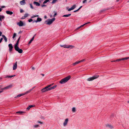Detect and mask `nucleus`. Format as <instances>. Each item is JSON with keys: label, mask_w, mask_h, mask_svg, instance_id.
Masks as SVG:
<instances>
[{"label": "nucleus", "mask_w": 129, "mask_h": 129, "mask_svg": "<svg viewBox=\"0 0 129 129\" xmlns=\"http://www.w3.org/2000/svg\"><path fill=\"white\" fill-rule=\"evenodd\" d=\"M41 75H42L43 76H44V74H41Z\"/></svg>", "instance_id": "55"}, {"label": "nucleus", "mask_w": 129, "mask_h": 129, "mask_svg": "<svg viewBox=\"0 0 129 129\" xmlns=\"http://www.w3.org/2000/svg\"><path fill=\"white\" fill-rule=\"evenodd\" d=\"M23 113V112L21 111H18V112H16V113Z\"/></svg>", "instance_id": "39"}, {"label": "nucleus", "mask_w": 129, "mask_h": 129, "mask_svg": "<svg viewBox=\"0 0 129 129\" xmlns=\"http://www.w3.org/2000/svg\"><path fill=\"white\" fill-rule=\"evenodd\" d=\"M121 60H122V58L118 59L115 60L114 61H119Z\"/></svg>", "instance_id": "31"}, {"label": "nucleus", "mask_w": 129, "mask_h": 129, "mask_svg": "<svg viewBox=\"0 0 129 129\" xmlns=\"http://www.w3.org/2000/svg\"><path fill=\"white\" fill-rule=\"evenodd\" d=\"M2 8H0V12H1L2 11Z\"/></svg>", "instance_id": "61"}, {"label": "nucleus", "mask_w": 129, "mask_h": 129, "mask_svg": "<svg viewBox=\"0 0 129 129\" xmlns=\"http://www.w3.org/2000/svg\"><path fill=\"white\" fill-rule=\"evenodd\" d=\"M34 4H35L36 6H40V4L39 3L37 2H34Z\"/></svg>", "instance_id": "22"}, {"label": "nucleus", "mask_w": 129, "mask_h": 129, "mask_svg": "<svg viewBox=\"0 0 129 129\" xmlns=\"http://www.w3.org/2000/svg\"><path fill=\"white\" fill-rule=\"evenodd\" d=\"M69 121L68 118H66L63 123V125L64 126H66L67 125Z\"/></svg>", "instance_id": "7"}, {"label": "nucleus", "mask_w": 129, "mask_h": 129, "mask_svg": "<svg viewBox=\"0 0 129 129\" xmlns=\"http://www.w3.org/2000/svg\"><path fill=\"white\" fill-rule=\"evenodd\" d=\"M3 90H0V93H1L2 92H3Z\"/></svg>", "instance_id": "58"}, {"label": "nucleus", "mask_w": 129, "mask_h": 129, "mask_svg": "<svg viewBox=\"0 0 129 129\" xmlns=\"http://www.w3.org/2000/svg\"><path fill=\"white\" fill-rule=\"evenodd\" d=\"M82 7V6H81L78 9V10H79Z\"/></svg>", "instance_id": "53"}, {"label": "nucleus", "mask_w": 129, "mask_h": 129, "mask_svg": "<svg viewBox=\"0 0 129 129\" xmlns=\"http://www.w3.org/2000/svg\"><path fill=\"white\" fill-rule=\"evenodd\" d=\"M2 37L4 38V40H5V42H7V39L6 37L4 35H2Z\"/></svg>", "instance_id": "16"}, {"label": "nucleus", "mask_w": 129, "mask_h": 129, "mask_svg": "<svg viewBox=\"0 0 129 129\" xmlns=\"http://www.w3.org/2000/svg\"><path fill=\"white\" fill-rule=\"evenodd\" d=\"M16 33H14L13 34V38L14 39L16 36Z\"/></svg>", "instance_id": "35"}, {"label": "nucleus", "mask_w": 129, "mask_h": 129, "mask_svg": "<svg viewBox=\"0 0 129 129\" xmlns=\"http://www.w3.org/2000/svg\"><path fill=\"white\" fill-rule=\"evenodd\" d=\"M25 95L24 93H23L20 94H19L18 95H17L16 97H15V98L17 97H20L21 96H23Z\"/></svg>", "instance_id": "17"}, {"label": "nucleus", "mask_w": 129, "mask_h": 129, "mask_svg": "<svg viewBox=\"0 0 129 129\" xmlns=\"http://www.w3.org/2000/svg\"><path fill=\"white\" fill-rule=\"evenodd\" d=\"M32 90V89H30L28 90L26 92L24 93V95L27 94L28 93H29L31 92V91Z\"/></svg>", "instance_id": "18"}, {"label": "nucleus", "mask_w": 129, "mask_h": 129, "mask_svg": "<svg viewBox=\"0 0 129 129\" xmlns=\"http://www.w3.org/2000/svg\"><path fill=\"white\" fill-rule=\"evenodd\" d=\"M55 18H53L51 19H49L46 21L45 22H47L46 23V24L50 25L55 20Z\"/></svg>", "instance_id": "3"}, {"label": "nucleus", "mask_w": 129, "mask_h": 129, "mask_svg": "<svg viewBox=\"0 0 129 129\" xmlns=\"http://www.w3.org/2000/svg\"><path fill=\"white\" fill-rule=\"evenodd\" d=\"M20 3L21 5H25L26 3L25 0H23L22 1H20Z\"/></svg>", "instance_id": "13"}, {"label": "nucleus", "mask_w": 129, "mask_h": 129, "mask_svg": "<svg viewBox=\"0 0 129 129\" xmlns=\"http://www.w3.org/2000/svg\"><path fill=\"white\" fill-rule=\"evenodd\" d=\"M71 15V14H69L67 15H65L63 16V17H68L70 16Z\"/></svg>", "instance_id": "24"}, {"label": "nucleus", "mask_w": 129, "mask_h": 129, "mask_svg": "<svg viewBox=\"0 0 129 129\" xmlns=\"http://www.w3.org/2000/svg\"><path fill=\"white\" fill-rule=\"evenodd\" d=\"M79 10H78V9H77V10H75V11H74V12H76L77 11H78Z\"/></svg>", "instance_id": "51"}, {"label": "nucleus", "mask_w": 129, "mask_h": 129, "mask_svg": "<svg viewBox=\"0 0 129 129\" xmlns=\"http://www.w3.org/2000/svg\"><path fill=\"white\" fill-rule=\"evenodd\" d=\"M17 24L20 26H22L24 25L23 22L21 21H20L19 22H18Z\"/></svg>", "instance_id": "9"}, {"label": "nucleus", "mask_w": 129, "mask_h": 129, "mask_svg": "<svg viewBox=\"0 0 129 129\" xmlns=\"http://www.w3.org/2000/svg\"><path fill=\"white\" fill-rule=\"evenodd\" d=\"M45 6H46L45 5H42V7H43Z\"/></svg>", "instance_id": "54"}, {"label": "nucleus", "mask_w": 129, "mask_h": 129, "mask_svg": "<svg viewBox=\"0 0 129 129\" xmlns=\"http://www.w3.org/2000/svg\"><path fill=\"white\" fill-rule=\"evenodd\" d=\"M33 21V20L32 19H30L28 20V21L29 22H30L32 21Z\"/></svg>", "instance_id": "43"}, {"label": "nucleus", "mask_w": 129, "mask_h": 129, "mask_svg": "<svg viewBox=\"0 0 129 129\" xmlns=\"http://www.w3.org/2000/svg\"><path fill=\"white\" fill-rule=\"evenodd\" d=\"M44 18H45V19H46L47 18V16H46V15H45L44 16Z\"/></svg>", "instance_id": "50"}, {"label": "nucleus", "mask_w": 129, "mask_h": 129, "mask_svg": "<svg viewBox=\"0 0 129 129\" xmlns=\"http://www.w3.org/2000/svg\"><path fill=\"white\" fill-rule=\"evenodd\" d=\"M6 12L7 14L10 15H12L13 14V12L12 11H6Z\"/></svg>", "instance_id": "15"}, {"label": "nucleus", "mask_w": 129, "mask_h": 129, "mask_svg": "<svg viewBox=\"0 0 129 129\" xmlns=\"http://www.w3.org/2000/svg\"><path fill=\"white\" fill-rule=\"evenodd\" d=\"M2 32L0 31V36H1L2 35Z\"/></svg>", "instance_id": "56"}, {"label": "nucleus", "mask_w": 129, "mask_h": 129, "mask_svg": "<svg viewBox=\"0 0 129 129\" xmlns=\"http://www.w3.org/2000/svg\"><path fill=\"white\" fill-rule=\"evenodd\" d=\"M129 59V57H125L122 58V60H126Z\"/></svg>", "instance_id": "26"}, {"label": "nucleus", "mask_w": 129, "mask_h": 129, "mask_svg": "<svg viewBox=\"0 0 129 129\" xmlns=\"http://www.w3.org/2000/svg\"><path fill=\"white\" fill-rule=\"evenodd\" d=\"M30 8L32 9H33V6L32 4H30Z\"/></svg>", "instance_id": "45"}, {"label": "nucleus", "mask_w": 129, "mask_h": 129, "mask_svg": "<svg viewBox=\"0 0 129 129\" xmlns=\"http://www.w3.org/2000/svg\"><path fill=\"white\" fill-rule=\"evenodd\" d=\"M76 5H73L72 7L71 8H73V9H74L75 7H76Z\"/></svg>", "instance_id": "40"}, {"label": "nucleus", "mask_w": 129, "mask_h": 129, "mask_svg": "<svg viewBox=\"0 0 129 129\" xmlns=\"http://www.w3.org/2000/svg\"><path fill=\"white\" fill-rule=\"evenodd\" d=\"M1 7L2 8H4L5 7L4 6H3Z\"/></svg>", "instance_id": "57"}, {"label": "nucleus", "mask_w": 129, "mask_h": 129, "mask_svg": "<svg viewBox=\"0 0 129 129\" xmlns=\"http://www.w3.org/2000/svg\"><path fill=\"white\" fill-rule=\"evenodd\" d=\"M52 15H50V17H51V18L52 17Z\"/></svg>", "instance_id": "62"}, {"label": "nucleus", "mask_w": 129, "mask_h": 129, "mask_svg": "<svg viewBox=\"0 0 129 129\" xmlns=\"http://www.w3.org/2000/svg\"><path fill=\"white\" fill-rule=\"evenodd\" d=\"M3 40V38H1V39H0V43Z\"/></svg>", "instance_id": "49"}, {"label": "nucleus", "mask_w": 129, "mask_h": 129, "mask_svg": "<svg viewBox=\"0 0 129 129\" xmlns=\"http://www.w3.org/2000/svg\"><path fill=\"white\" fill-rule=\"evenodd\" d=\"M38 122L39 123H40V124H43V123L41 122V121H38Z\"/></svg>", "instance_id": "48"}, {"label": "nucleus", "mask_w": 129, "mask_h": 129, "mask_svg": "<svg viewBox=\"0 0 129 129\" xmlns=\"http://www.w3.org/2000/svg\"><path fill=\"white\" fill-rule=\"evenodd\" d=\"M35 86H34V87H33L32 88V89H32V90H33V89L35 88Z\"/></svg>", "instance_id": "63"}, {"label": "nucleus", "mask_w": 129, "mask_h": 129, "mask_svg": "<svg viewBox=\"0 0 129 129\" xmlns=\"http://www.w3.org/2000/svg\"><path fill=\"white\" fill-rule=\"evenodd\" d=\"M87 0H84L83 1V4H84L85 3L86 1H87Z\"/></svg>", "instance_id": "44"}, {"label": "nucleus", "mask_w": 129, "mask_h": 129, "mask_svg": "<svg viewBox=\"0 0 129 129\" xmlns=\"http://www.w3.org/2000/svg\"><path fill=\"white\" fill-rule=\"evenodd\" d=\"M49 0H45L43 2V4H45L48 2L49 1Z\"/></svg>", "instance_id": "33"}, {"label": "nucleus", "mask_w": 129, "mask_h": 129, "mask_svg": "<svg viewBox=\"0 0 129 129\" xmlns=\"http://www.w3.org/2000/svg\"><path fill=\"white\" fill-rule=\"evenodd\" d=\"M42 20L41 18L38 17L37 18L36 20L34 21L33 23L34 22L37 23L38 22L41 21H42Z\"/></svg>", "instance_id": "11"}, {"label": "nucleus", "mask_w": 129, "mask_h": 129, "mask_svg": "<svg viewBox=\"0 0 129 129\" xmlns=\"http://www.w3.org/2000/svg\"><path fill=\"white\" fill-rule=\"evenodd\" d=\"M71 78V76H69L61 79L59 81V83L61 84L65 83L68 81Z\"/></svg>", "instance_id": "2"}, {"label": "nucleus", "mask_w": 129, "mask_h": 129, "mask_svg": "<svg viewBox=\"0 0 129 129\" xmlns=\"http://www.w3.org/2000/svg\"><path fill=\"white\" fill-rule=\"evenodd\" d=\"M106 127H108L112 129L113 128V126L109 124H107L106 125Z\"/></svg>", "instance_id": "14"}, {"label": "nucleus", "mask_w": 129, "mask_h": 129, "mask_svg": "<svg viewBox=\"0 0 129 129\" xmlns=\"http://www.w3.org/2000/svg\"><path fill=\"white\" fill-rule=\"evenodd\" d=\"M14 48L15 50L18 51L19 53H21L23 52L22 50L20 49L18 47H14Z\"/></svg>", "instance_id": "6"}, {"label": "nucleus", "mask_w": 129, "mask_h": 129, "mask_svg": "<svg viewBox=\"0 0 129 129\" xmlns=\"http://www.w3.org/2000/svg\"><path fill=\"white\" fill-rule=\"evenodd\" d=\"M57 1V0H53V1L51 3L52 4H54Z\"/></svg>", "instance_id": "30"}, {"label": "nucleus", "mask_w": 129, "mask_h": 129, "mask_svg": "<svg viewBox=\"0 0 129 129\" xmlns=\"http://www.w3.org/2000/svg\"><path fill=\"white\" fill-rule=\"evenodd\" d=\"M56 85H55L53 87H51L50 88H48L47 86L43 88L41 90L42 92H44L49 91H50L52 89H54L57 87Z\"/></svg>", "instance_id": "1"}, {"label": "nucleus", "mask_w": 129, "mask_h": 129, "mask_svg": "<svg viewBox=\"0 0 129 129\" xmlns=\"http://www.w3.org/2000/svg\"><path fill=\"white\" fill-rule=\"evenodd\" d=\"M53 13H54V14L53 15V17H55V16L57 15V12H56L55 11H54Z\"/></svg>", "instance_id": "29"}, {"label": "nucleus", "mask_w": 129, "mask_h": 129, "mask_svg": "<svg viewBox=\"0 0 129 129\" xmlns=\"http://www.w3.org/2000/svg\"><path fill=\"white\" fill-rule=\"evenodd\" d=\"M114 61H111V62H116V61H114Z\"/></svg>", "instance_id": "64"}, {"label": "nucleus", "mask_w": 129, "mask_h": 129, "mask_svg": "<svg viewBox=\"0 0 129 129\" xmlns=\"http://www.w3.org/2000/svg\"><path fill=\"white\" fill-rule=\"evenodd\" d=\"M76 108L75 107H73L72 109V111L73 112H75L76 111Z\"/></svg>", "instance_id": "28"}, {"label": "nucleus", "mask_w": 129, "mask_h": 129, "mask_svg": "<svg viewBox=\"0 0 129 129\" xmlns=\"http://www.w3.org/2000/svg\"><path fill=\"white\" fill-rule=\"evenodd\" d=\"M39 126V125H34V127L35 128H36Z\"/></svg>", "instance_id": "42"}, {"label": "nucleus", "mask_w": 129, "mask_h": 129, "mask_svg": "<svg viewBox=\"0 0 129 129\" xmlns=\"http://www.w3.org/2000/svg\"><path fill=\"white\" fill-rule=\"evenodd\" d=\"M73 8H72L71 7V8H70L68 10V11H70L71 10H73Z\"/></svg>", "instance_id": "41"}, {"label": "nucleus", "mask_w": 129, "mask_h": 129, "mask_svg": "<svg viewBox=\"0 0 129 129\" xmlns=\"http://www.w3.org/2000/svg\"><path fill=\"white\" fill-rule=\"evenodd\" d=\"M28 16V14H25L24 15V16L25 17V18H26Z\"/></svg>", "instance_id": "38"}, {"label": "nucleus", "mask_w": 129, "mask_h": 129, "mask_svg": "<svg viewBox=\"0 0 129 129\" xmlns=\"http://www.w3.org/2000/svg\"><path fill=\"white\" fill-rule=\"evenodd\" d=\"M12 84H10L8 86L4 87V88L1 89L2 90H3L5 89H9L11 88L12 87Z\"/></svg>", "instance_id": "8"}, {"label": "nucleus", "mask_w": 129, "mask_h": 129, "mask_svg": "<svg viewBox=\"0 0 129 129\" xmlns=\"http://www.w3.org/2000/svg\"><path fill=\"white\" fill-rule=\"evenodd\" d=\"M60 46L61 47H63L64 48H73L74 47V46L72 45H60Z\"/></svg>", "instance_id": "5"}, {"label": "nucleus", "mask_w": 129, "mask_h": 129, "mask_svg": "<svg viewBox=\"0 0 129 129\" xmlns=\"http://www.w3.org/2000/svg\"><path fill=\"white\" fill-rule=\"evenodd\" d=\"M79 63V61H77L76 62H75L73 63L72 64V65H73V66H74Z\"/></svg>", "instance_id": "20"}, {"label": "nucleus", "mask_w": 129, "mask_h": 129, "mask_svg": "<svg viewBox=\"0 0 129 129\" xmlns=\"http://www.w3.org/2000/svg\"><path fill=\"white\" fill-rule=\"evenodd\" d=\"M85 59H83L80 61H79V63H80L81 62H83L85 60Z\"/></svg>", "instance_id": "36"}, {"label": "nucleus", "mask_w": 129, "mask_h": 129, "mask_svg": "<svg viewBox=\"0 0 129 129\" xmlns=\"http://www.w3.org/2000/svg\"><path fill=\"white\" fill-rule=\"evenodd\" d=\"M23 12V10L21 9H20V13H22Z\"/></svg>", "instance_id": "47"}, {"label": "nucleus", "mask_w": 129, "mask_h": 129, "mask_svg": "<svg viewBox=\"0 0 129 129\" xmlns=\"http://www.w3.org/2000/svg\"><path fill=\"white\" fill-rule=\"evenodd\" d=\"M80 28V27H78L76 29L78 30V29H79Z\"/></svg>", "instance_id": "60"}, {"label": "nucleus", "mask_w": 129, "mask_h": 129, "mask_svg": "<svg viewBox=\"0 0 129 129\" xmlns=\"http://www.w3.org/2000/svg\"><path fill=\"white\" fill-rule=\"evenodd\" d=\"M8 46L9 48V50L10 52L11 51L13 48V47L12 44H9Z\"/></svg>", "instance_id": "10"}, {"label": "nucleus", "mask_w": 129, "mask_h": 129, "mask_svg": "<svg viewBox=\"0 0 129 129\" xmlns=\"http://www.w3.org/2000/svg\"><path fill=\"white\" fill-rule=\"evenodd\" d=\"M15 76V75H14L12 76H9L7 77H8V78H11L12 77L14 76Z\"/></svg>", "instance_id": "37"}, {"label": "nucleus", "mask_w": 129, "mask_h": 129, "mask_svg": "<svg viewBox=\"0 0 129 129\" xmlns=\"http://www.w3.org/2000/svg\"><path fill=\"white\" fill-rule=\"evenodd\" d=\"M99 76L98 75H95L93 76L92 77H90L87 78L86 80L88 81H92L93 80L99 77Z\"/></svg>", "instance_id": "4"}, {"label": "nucleus", "mask_w": 129, "mask_h": 129, "mask_svg": "<svg viewBox=\"0 0 129 129\" xmlns=\"http://www.w3.org/2000/svg\"><path fill=\"white\" fill-rule=\"evenodd\" d=\"M34 107V105H29L28 107L27 108V109L29 110L30 108Z\"/></svg>", "instance_id": "21"}, {"label": "nucleus", "mask_w": 129, "mask_h": 129, "mask_svg": "<svg viewBox=\"0 0 129 129\" xmlns=\"http://www.w3.org/2000/svg\"><path fill=\"white\" fill-rule=\"evenodd\" d=\"M20 37H19V38H18V40H17V41H19V40H20Z\"/></svg>", "instance_id": "52"}, {"label": "nucleus", "mask_w": 129, "mask_h": 129, "mask_svg": "<svg viewBox=\"0 0 129 129\" xmlns=\"http://www.w3.org/2000/svg\"><path fill=\"white\" fill-rule=\"evenodd\" d=\"M25 17L24 16H23L21 18V19H25Z\"/></svg>", "instance_id": "46"}, {"label": "nucleus", "mask_w": 129, "mask_h": 129, "mask_svg": "<svg viewBox=\"0 0 129 129\" xmlns=\"http://www.w3.org/2000/svg\"><path fill=\"white\" fill-rule=\"evenodd\" d=\"M34 39V36L29 41V44H30L31 42Z\"/></svg>", "instance_id": "25"}, {"label": "nucleus", "mask_w": 129, "mask_h": 129, "mask_svg": "<svg viewBox=\"0 0 129 129\" xmlns=\"http://www.w3.org/2000/svg\"><path fill=\"white\" fill-rule=\"evenodd\" d=\"M90 23V22H87L86 23H85L83 25H81V26H80V28H81L82 27H83L84 25H85V24H88V23Z\"/></svg>", "instance_id": "32"}, {"label": "nucleus", "mask_w": 129, "mask_h": 129, "mask_svg": "<svg viewBox=\"0 0 129 129\" xmlns=\"http://www.w3.org/2000/svg\"><path fill=\"white\" fill-rule=\"evenodd\" d=\"M5 18V16L3 15H0V21H2V19H4Z\"/></svg>", "instance_id": "19"}, {"label": "nucleus", "mask_w": 129, "mask_h": 129, "mask_svg": "<svg viewBox=\"0 0 129 129\" xmlns=\"http://www.w3.org/2000/svg\"><path fill=\"white\" fill-rule=\"evenodd\" d=\"M32 69L33 70H34V69H35V68H34V67H32Z\"/></svg>", "instance_id": "59"}, {"label": "nucleus", "mask_w": 129, "mask_h": 129, "mask_svg": "<svg viewBox=\"0 0 129 129\" xmlns=\"http://www.w3.org/2000/svg\"><path fill=\"white\" fill-rule=\"evenodd\" d=\"M53 84V83H52L51 84L47 85V86L48 87V88H50V87H51L52 86Z\"/></svg>", "instance_id": "34"}, {"label": "nucleus", "mask_w": 129, "mask_h": 129, "mask_svg": "<svg viewBox=\"0 0 129 129\" xmlns=\"http://www.w3.org/2000/svg\"><path fill=\"white\" fill-rule=\"evenodd\" d=\"M17 68V62H16V63L14 64L13 66V70H16Z\"/></svg>", "instance_id": "12"}, {"label": "nucleus", "mask_w": 129, "mask_h": 129, "mask_svg": "<svg viewBox=\"0 0 129 129\" xmlns=\"http://www.w3.org/2000/svg\"><path fill=\"white\" fill-rule=\"evenodd\" d=\"M19 41H17L16 44L15 45L14 47H18V44Z\"/></svg>", "instance_id": "23"}, {"label": "nucleus", "mask_w": 129, "mask_h": 129, "mask_svg": "<svg viewBox=\"0 0 129 129\" xmlns=\"http://www.w3.org/2000/svg\"><path fill=\"white\" fill-rule=\"evenodd\" d=\"M39 16L38 15H34L33 16H31V18H34V17H38Z\"/></svg>", "instance_id": "27"}]
</instances>
